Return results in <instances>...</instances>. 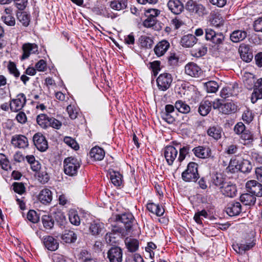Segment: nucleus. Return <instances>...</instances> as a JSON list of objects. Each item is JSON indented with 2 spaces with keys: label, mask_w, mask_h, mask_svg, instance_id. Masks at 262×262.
<instances>
[{
  "label": "nucleus",
  "mask_w": 262,
  "mask_h": 262,
  "mask_svg": "<svg viewBox=\"0 0 262 262\" xmlns=\"http://www.w3.org/2000/svg\"><path fill=\"white\" fill-rule=\"evenodd\" d=\"M63 164L64 173L70 176H74L77 174L80 166V161L77 158L70 157L64 159Z\"/></svg>",
  "instance_id": "nucleus-1"
},
{
  "label": "nucleus",
  "mask_w": 262,
  "mask_h": 262,
  "mask_svg": "<svg viewBox=\"0 0 262 262\" xmlns=\"http://www.w3.org/2000/svg\"><path fill=\"white\" fill-rule=\"evenodd\" d=\"M198 165L194 162L188 164L187 169L182 173V179L185 182H195L199 178L198 171Z\"/></svg>",
  "instance_id": "nucleus-2"
},
{
  "label": "nucleus",
  "mask_w": 262,
  "mask_h": 262,
  "mask_svg": "<svg viewBox=\"0 0 262 262\" xmlns=\"http://www.w3.org/2000/svg\"><path fill=\"white\" fill-rule=\"evenodd\" d=\"M171 74L167 73L161 74L157 79V86L159 90L165 91L168 90L172 83Z\"/></svg>",
  "instance_id": "nucleus-3"
},
{
  "label": "nucleus",
  "mask_w": 262,
  "mask_h": 262,
  "mask_svg": "<svg viewBox=\"0 0 262 262\" xmlns=\"http://www.w3.org/2000/svg\"><path fill=\"white\" fill-rule=\"evenodd\" d=\"M26 97L23 93L18 94L16 98L12 99L9 104L11 110L13 112H18L21 110L25 105Z\"/></svg>",
  "instance_id": "nucleus-4"
},
{
  "label": "nucleus",
  "mask_w": 262,
  "mask_h": 262,
  "mask_svg": "<svg viewBox=\"0 0 262 262\" xmlns=\"http://www.w3.org/2000/svg\"><path fill=\"white\" fill-rule=\"evenodd\" d=\"M247 192L252 194L255 197L262 196V185L255 180H250L246 183Z\"/></svg>",
  "instance_id": "nucleus-5"
},
{
  "label": "nucleus",
  "mask_w": 262,
  "mask_h": 262,
  "mask_svg": "<svg viewBox=\"0 0 262 262\" xmlns=\"http://www.w3.org/2000/svg\"><path fill=\"white\" fill-rule=\"evenodd\" d=\"M33 142L38 150L40 151H45L48 148L47 141L41 133L35 134L33 136Z\"/></svg>",
  "instance_id": "nucleus-6"
},
{
  "label": "nucleus",
  "mask_w": 262,
  "mask_h": 262,
  "mask_svg": "<svg viewBox=\"0 0 262 262\" xmlns=\"http://www.w3.org/2000/svg\"><path fill=\"white\" fill-rule=\"evenodd\" d=\"M178 154V149L173 146H167L164 148V157L169 165H172L173 164Z\"/></svg>",
  "instance_id": "nucleus-7"
},
{
  "label": "nucleus",
  "mask_w": 262,
  "mask_h": 262,
  "mask_svg": "<svg viewBox=\"0 0 262 262\" xmlns=\"http://www.w3.org/2000/svg\"><path fill=\"white\" fill-rule=\"evenodd\" d=\"M107 257L110 262H122V251L118 247H112L107 252Z\"/></svg>",
  "instance_id": "nucleus-8"
},
{
  "label": "nucleus",
  "mask_w": 262,
  "mask_h": 262,
  "mask_svg": "<svg viewBox=\"0 0 262 262\" xmlns=\"http://www.w3.org/2000/svg\"><path fill=\"white\" fill-rule=\"evenodd\" d=\"M38 46L35 43H26L23 45V54L21 57V60L28 58L31 54L38 53Z\"/></svg>",
  "instance_id": "nucleus-9"
},
{
  "label": "nucleus",
  "mask_w": 262,
  "mask_h": 262,
  "mask_svg": "<svg viewBox=\"0 0 262 262\" xmlns=\"http://www.w3.org/2000/svg\"><path fill=\"white\" fill-rule=\"evenodd\" d=\"M220 192L226 196L233 198L236 195L237 189L235 185L230 182H227L221 187Z\"/></svg>",
  "instance_id": "nucleus-10"
},
{
  "label": "nucleus",
  "mask_w": 262,
  "mask_h": 262,
  "mask_svg": "<svg viewBox=\"0 0 262 262\" xmlns=\"http://www.w3.org/2000/svg\"><path fill=\"white\" fill-rule=\"evenodd\" d=\"M242 205L238 202L231 201L227 206L226 211L231 216L238 215L242 212Z\"/></svg>",
  "instance_id": "nucleus-11"
},
{
  "label": "nucleus",
  "mask_w": 262,
  "mask_h": 262,
  "mask_svg": "<svg viewBox=\"0 0 262 262\" xmlns=\"http://www.w3.org/2000/svg\"><path fill=\"white\" fill-rule=\"evenodd\" d=\"M238 52L243 60L249 62L253 58V54L249 45L242 43L240 45Z\"/></svg>",
  "instance_id": "nucleus-12"
},
{
  "label": "nucleus",
  "mask_w": 262,
  "mask_h": 262,
  "mask_svg": "<svg viewBox=\"0 0 262 262\" xmlns=\"http://www.w3.org/2000/svg\"><path fill=\"white\" fill-rule=\"evenodd\" d=\"M259 99H262V78L256 80L251 98L253 103H255Z\"/></svg>",
  "instance_id": "nucleus-13"
},
{
  "label": "nucleus",
  "mask_w": 262,
  "mask_h": 262,
  "mask_svg": "<svg viewBox=\"0 0 262 262\" xmlns=\"http://www.w3.org/2000/svg\"><path fill=\"white\" fill-rule=\"evenodd\" d=\"M185 73L191 77H199L201 73V68L195 63L189 62L185 67Z\"/></svg>",
  "instance_id": "nucleus-14"
},
{
  "label": "nucleus",
  "mask_w": 262,
  "mask_h": 262,
  "mask_svg": "<svg viewBox=\"0 0 262 262\" xmlns=\"http://www.w3.org/2000/svg\"><path fill=\"white\" fill-rule=\"evenodd\" d=\"M238 92L237 85L234 84L224 88L220 92V95L221 97L226 99L230 96H236Z\"/></svg>",
  "instance_id": "nucleus-15"
},
{
  "label": "nucleus",
  "mask_w": 262,
  "mask_h": 262,
  "mask_svg": "<svg viewBox=\"0 0 262 262\" xmlns=\"http://www.w3.org/2000/svg\"><path fill=\"white\" fill-rule=\"evenodd\" d=\"M194 155L202 159L208 158L211 156V150L208 147L199 146L192 149Z\"/></svg>",
  "instance_id": "nucleus-16"
},
{
  "label": "nucleus",
  "mask_w": 262,
  "mask_h": 262,
  "mask_svg": "<svg viewBox=\"0 0 262 262\" xmlns=\"http://www.w3.org/2000/svg\"><path fill=\"white\" fill-rule=\"evenodd\" d=\"M169 10L174 14H179L183 10L184 6L180 0H169L167 3Z\"/></svg>",
  "instance_id": "nucleus-17"
},
{
  "label": "nucleus",
  "mask_w": 262,
  "mask_h": 262,
  "mask_svg": "<svg viewBox=\"0 0 262 262\" xmlns=\"http://www.w3.org/2000/svg\"><path fill=\"white\" fill-rule=\"evenodd\" d=\"M116 220L117 221H120L123 223L126 229L129 230L132 227L134 216L131 213H124L121 215H117Z\"/></svg>",
  "instance_id": "nucleus-18"
},
{
  "label": "nucleus",
  "mask_w": 262,
  "mask_h": 262,
  "mask_svg": "<svg viewBox=\"0 0 262 262\" xmlns=\"http://www.w3.org/2000/svg\"><path fill=\"white\" fill-rule=\"evenodd\" d=\"M11 143L16 147L25 148L28 145L27 138L23 135H16L12 137Z\"/></svg>",
  "instance_id": "nucleus-19"
},
{
  "label": "nucleus",
  "mask_w": 262,
  "mask_h": 262,
  "mask_svg": "<svg viewBox=\"0 0 262 262\" xmlns=\"http://www.w3.org/2000/svg\"><path fill=\"white\" fill-rule=\"evenodd\" d=\"M89 231L93 235L97 236L104 233V225L99 222L92 223L89 227Z\"/></svg>",
  "instance_id": "nucleus-20"
},
{
  "label": "nucleus",
  "mask_w": 262,
  "mask_h": 262,
  "mask_svg": "<svg viewBox=\"0 0 262 262\" xmlns=\"http://www.w3.org/2000/svg\"><path fill=\"white\" fill-rule=\"evenodd\" d=\"M169 47V43L166 40H163L158 42L155 47V53L157 56L160 57L166 52Z\"/></svg>",
  "instance_id": "nucleus-21"
},
{
  "label": "nucleus",
  "mask_w": 262,
  "mask_h": 262,
  "mask_svg": "<svg viewBox=\"0 0 262 262\" xmlns=\"http://www.w3.org/2000/svg\"><path fill=\"white\" fill-rule=\"evenodd\" d=\"M243 79L244 85L248 89H254L256 81L254 75L250 73L246 72L243 75Z\"/></svg>",
  "instance_id": "nucleus-22"
},
{
  "label": "nucleus",
  "mask_w": 262,
  "mask_h": 262,
  "mask_svg": "<svg viewBox=\"0 0 262 262\" xmlns=\"http://www.w3.org/2000/svg\"><path fill=\"white\" fill-rule=\"evenodd\" d=\"M38 199L43 204H49L52 200V193L49 189H43L39 192Z\"/></svg>",
  "instance_id": "nucleus-23"
},
{
  "label": "nucleus",
  "mask_w": 262,
  "mask_h": 262,
  "mask_svg": "<svg viewBox=\"0 0 262 262\" xmlns=\"http://www.w3.org/2000/svg\"><path fill=\"white\" fill-rule=\"evenodd\" d=\"M43 244L46 248L50 251H55L58 248V243L52 236H46L43 238Z\"/></svg>",
  "instance_id": "nucleus-24"
},
{
  "label": "nucleus",
  "mask_w": 262,
  "mask_h": 262,
  "mask_svg": "<svg viewBox=\"0 0 262 262\" xmlns=\"http://www.w3.org/2000/svg\"><path fill=\"white\" fill-rule=\"evenodd\" d=\"M197 41L198 39L195 35L189 34L182 37L181 44L184 47L190 48L196 44Z\"/></svg>",
  "instance_id": "nucleus-25"
},
{
  "label": "nucleus",
  "mask_w": 262,
  "mask_h": 262,
  "mask_svg": "<svg viewBox=\"0 0 262 262\" xmlns=\"http://www.w3.org/2000/svg\"><path fill=\"white\" fill-rule=\"evenodd\" d=\"M90 155L94 160L101 161L104 158L105 152L102 148L95 146L91 149Z\"/></svg>",
  "instance_id": "nucleus-26"
},
{
  "label": "nucleus",
  "mask_w": 262,
  "mask_h": 262,
  "mask_svg": "<svg viewBox=\"0 0 262 262\" xmlns=\"http://www.w3.org/2000/svg\"><path fill=\"white\" fill-rule=\"evenodd\" d=\"M240 201L245 205L252 206L255 203L256 197L252 194L248 192L241 195Z\"/></svg>",
  "instance_id": "nucleus-27"
},
{
  "label": "nucleus",
  "mask_w": 262,
  "mask_h": 262,
  "mask_svg": "<svg viewBox=\"0 0 262 262\" xmlns=\"http://www.w3.org/2000/svg\"><path fill=\"white\" fill-rule=\"evenodd\" d=\"M247 37V32L243 30L234 31L230 35V39L233 42H238Z\"/></svg>",
  "instance_id": "nucleus-28"
},
{
  "label": "nucleus",
  "mask_w": 262,
  "mask_h": 262,
  "mask_svg": "<svg viewBox=\"0 0 262 262\" xmlns=\"http://www.w3.org/2000/svg\"><path fill=\"white\" fill-rule=\"evenodd\" d=\"M61 238L67 243H74L77 239V234L73 230H65L61 235Z\"/></svg>",
  "instance_id": "nucleus-29"
},
{
  "label": "nucleus",
  "mask_w": 262,
  "mask_h": 262,
  "mask_svg": "<svg viewBox=\"0 0 262 262\" xmlns=\"http://www.w3.org/2000/svg\"><path fill=\"white\" fill-rule=\"evenodd\" d=\"M212 103L208 100L202 101L199 107V113L201 115L205 116L211 111Z\"/></svg>",
  "instance_id": "nucleus-30"
},
{
  "label": "nucleus",
  "mask_w": 262,
  "mask_h": 262,
  "mask_svg": "<svg viewBox=\"0 0 262 262\" xmlns=\"http://www.w3.org/2000/svg\"><path fill=\"white\" fill-rule=\"evenodd\" d=\"M126 0H114L110 2L111 8L115 10L120 11L127 7Z\"/></svg>",
  "instance_id": "nucleus-31"
},
{
  "label": "nucleus",
  "mask_w": 262,
  "mask_h": 262,
  "mask_svg": "<svg viewBox=\"0 0 262 262\" xmlns=\"http://www.w3.org/2000/svg\"><path fill=\"white\" fill-rule=\"evenodd\" d=\"M236 110V105L232 102H226L221 106L220 112L225 114H229Z\"/></svg>",
  "instance_id": "nucleus-32"
},
{
  "label": "nucleus",
  "mask_w": 262,
  "mask_h": 262,
  "mask_svg": "<svg viewBox=\"0 0 262 262\" xmlns=\"http://www.w3.org/2000/svg\"><path fill=\"white\" fill-rule=\"evenodd\" d=\"M120 229L113 230L112 232L106 234L105 239L107 243L112 245L116 243V235H119L120 233Z\"/></svg>",
  "instance_id": "nucleus-33"
},
{
  "label": "nucleus",
  "mask_w": 262,
  "mask_h": 262,
  "mask_svg": "<svg viewBox=\"0 0 262 262\" xmlns=\"http://www.w3.org/2000/svg\"><path fill=\"white\" fill-rule=\"evenodd\" d=\"M69 219L71 223L75 226H79L80 224V219L78 212L74 210L69 211Z\"/></svg>",
  "instance_id": "nucleus-34"
},
{
  "label": "nucleus",
  "mask_w": 262,
  "mask_h": 262,
  "mask_svg": "<svg viewBox=\"0 0 262 262\" xmlns=\"http://www.w3.org/2000/svg\"><path fill=\"white\" fill-rule=\"evenodd\" d=\"M251 162L247 160H243L238 165V169L243 173H248L252 169Z\"/></svg>",
  "instance_id": "nucleus-35"
},
{
  "label": "nucleus",
  "mask_w": 262,
  "mask_h": 262,
  "mask_svg": "<svg viewBox=\"0 0 262 262\" xmlns=\"http://www.w3.org/2000/svg\"><path fill=\"white\" fill-rule=\"evenodd\" d=\"M175 107L179 112L183 114H187L190 110L189 106L181 100L176 101Z\"/></svg>",
  "instance_id": "nucleus-36"
},
{
  "label": "nucleus",
  "mask_w": 262,
  "mask_h": 262,
  "mask_svg": "<svg viewBox=\"0 0 262 262\" xmlns=\"http://www.w3.org/2000/svg\"><path fill=\"white\" fill-rule=\"evenodd\" d=\"M211 182L213 185L219 187L220 190L221 187L223 186L224 184L227 182L225 181L224 179L221 174H216L212 177Z\"/></svg>",
  "instance_id": "nucleus-37"
},
{
  "label": "nucleus",
  "mask_w": 262,
  "mask_h": 262,
  "mask_svg": "<svg viewBox=\"0 0 262 262\" xmlns=\"http://www.w3.org/2000/svg\"><path fill=\"white\" fill-rule=\"evenodd\" d=\"M255 243L253 241L244 244H240L239 245H237L235 246L234 250L236 252L242 253L243 252H245L246 251L249 250L251 248H252L254 245Z\"/></svg>",
  "instance_id": "nucleus-38"
},
{
  "label": "nucleus",
  "mask_w": 262,
  "mask_h": 262,
  "mask_svg": "<svg viewBox=\"0 0 262 262\" xmlns=\"http://www.w3.org/2000/svg\"><path fill=\"white\" fill-rule=\"evenodd\" d=\"M49 119L46 114H41L37 116L36 121L41 127L46 128L48 126Z\"/></svg>",
  "instance_id": "nucleus-39"
},
{
  "label": "nucleus",
  "mask_w": 262,
  "mask_h": 262,
  "mask_svg": "<svg viewBox=\"0 0 262 262\" xmlns=\"http://www.w3.org/2000/svg\"><path fill=\"white\" fill-rule=\"evenodd\" d=\"M242 143L244 145L249 144L253 142V136L249 130H246L241 136Z\"/></svg>",
  "instance_id": "nucleus-40"
},
{
  "label": "nucleus",
  "mask_w": 262,
  "mask_h": 262,
  "mask_svg": "<svg viewBox=\"0 0 262 262\" xmlns=\"http://www.w3.org/2000/svg\"><path fill=\"white\" fill-rule=\"evenodd\" d=\"M208 135L213 138L215 140H218L221 138L222 132L219 128L213 126L210 127L207 130Z\"/></svg>",
  "instance_id": "nucleus-41"
},
{
  "label": "nucleus",
  "mask_w": 262,
  "mask_h": 262,
  "mask_svg": "<svg viewBox=\"0 0 262 262\" xmlns=\"http://www.w3.org/2000/svg\"><path fill=\"white\" fill-rule=\"evenodd\" d=\"M110 179L115 186H120L122 183L121 176L119 172L115 171L110 172Z\"/></svg>",
  "instance_id": "nucleus-42"
},
{
  "label": "nucleus",
  "mask_w": 262,
  "mask_h": 262,
  "mask_svg": "<svg viewBox=\"0 0 262 262\" xmlns=\"http://www.w3.org/2000/svg\"><path fill=\"white\" fill-rule=\"evenodd\" d=\"M125 244L130 252H135L138 248V242L134 239H127L125 241Z\"/></svg>",
  "instance_id": "nucleus-43"
},
{
  "label": "nucleus",
  "mask_w": 262,
  "mask_h": 262,
  "mask_svg": "<svg viewBox=\"0 0 262 262\" xmlns=\"http://www.w3.org/2000/svg\"><path fill=\"white\" fill-rule=\"evenodd\" d=\"M224 20L220 14H215L210 20L211 25L215 27H220L223 26Z\"/></svg>",
  "instance_id": "nucleus-44"
},
{
  "label": "nucleus",
  "mask_w": 262,
  "mask_h": 262,
  "mask_svg": "<svg viewBox=\"0 0 262 262\" xmlns=\"http://www.w3.org/2000/svg\"><path fill=\"white\" fill-rule=\"evenodd\" d=\"M42 222L43 225V227L46 229H51L54 224V222L52 217L48 215H44L42 217Z\"/></svg>",
  "instance_id": "nucleus-45"
},
{
  "label": "nucleus",
  "mask_w": 262,
  "mask_h": 262,
  "mask_svg": "<svg viewBox=\"0 0 262 262\" xmlns=\"http://www.w3.org/2000/svg\"><path fill=\"white\" fill-rule=\"evenodd\" d=\"M205 87L208 93H215L219 88L217 82L214 81H210L205 83Z\"/></svg>",
  "instance_id": "nucleus-46"
},
{
  "label": "nucleus",
  "mask_w": 262,
  "mask_h": 262,
  "mask_svg": "<svg viewBox=\"0 0 262 262\" xmlns=\"http://www.w3.org/2000/svg\"><path fill=\"white\" fill-rule=\"evenodd\" d=\"M208 216V213L205 210H202L196 212L194 215L193 219L195 222L199 224H202L203 217L206 218Z\"/></svg>",
  "instance_id": "nucleus-47"
},
{
  "label": "nucleus",
  "mask_w": 262,
  "mask_h": 262,
  "mask_svg": "<svg viewBox=\"0 0 262 262\" xmlns=\"http://www.w3.org/2000/svg\"><path fill=\"white\" fill-rule=\"evenodd\" d=\"M140 39L142 47L146 48H151L153 44V40L150 37L146 36H142L140 37Z\"/></svg>",
  "instance_id": "nucleus-48"
},
{
  "label": "nucleus",
  "mask_w": 262,
  "mask_h": 262,
  "mask_svg": "<svg viewBox=\"0 0 262 262\" xmlns=\"http://www.w3.org/2000/svg\"><path fill=\"white\" fill-rule=\"evenodd\" d=\"M225 39V36L222 33H215V35L213 36L212 39L210 41L215 45H221L223 43Z\"/></svg>",
  "instance_id": "nucleus-49"
},
{
  "label": "nucleus",
  "mask_w": 262,
  "mask_h": 262,
  "mask_svg": "<svg viewBox=\"0 0 262 262\" xmlns=\"http://www.w3.org/2000/svg\"><path fill=\"white\" fill-rule=\"evenodd\" d=\"M64 142L72 148L77 150L79 146L76 141L70 137H65L63 139Z\"/></svg>",
  "instance_id": "nucleus-50"
},
{
  "label": "nucleus",
  "mask_w": 262,
  "mask_h": 262,
  "mask_svg": "<svg viewBox=\"0 0 262 262\" xmlns=\"http://www.w3.org/2000/svg\"><path fill=\"white\" fill-rule=\"evenodd\" d=\"M189 151V146H184L182 148H181L179 149V156L178 158L177 161L181 162L183 161L186 156L188 154Z\"/></svg>",
  "instance_id": "nucleus-51"
},
{
  "label": "nucleus",
  "mask_w": 262,
  "mask_h": 262,
  "mask_svg": "<svg viewBox=\"0 0 262 262\" xmlns=\"http://www.w3.org/2000/svg\"><path fill=\"white\" fill-rule=\"evenodd\" d=\"M0 165L4 170H8L10 168L8 160L6 158L5 155L3 154H0Z\"/></svg>",
  "instance_id": "nucleus-52"
},
{
  "label": "nucleus",
  "mask_w": 262,
  "mask_h": 262,
  "mask_svg": "<svg viewBox=\"0 0 262 262\" xmlns=\"http://www.w3.org/2000/svg\"><path fill=\"white\" fill-rule=\"evenodd\" d=\"M18 19L24 26H28L29 25L30 17L26 12H21L18 15Z\"/></svg>",
  "instance_id": "nucleus-53"
},
{
  "label": "nucleus",
  "mask_w": 262,
  "mask_h": 262,
  "mask_svg": "<svg viewBox=\"0 0 262 262\" xmlns=\"http://www.w3.org/2000/svg\"><path fill=\"white\" fill-rule=\"evenodd\" d=\"M8 69L10 73L13 74L15 77L19 76V72L16 68V64L13 62H9L8 65Z\"/></svg>",
  "instance_id": "nucleus-54"
},
{
  "label": "nucleus",
  "mask_w": 262,
  "mask_h": 262,
  "mask_svg": "<svg viewBox=\"0 0 262 262\" xmlns=\"http://www.w3.org/2000/svg\"><path fill=\"white\" fill-rule=\"evenodd\" d=\"M176 115L169 114L165 112H162L161 117L163 120L168 123H172L176 119Z\"/></svg>",
  "instance_id": "nucleus-55"
},
{
  "label": "nucleus",
  "mask_w": 262,
  "mask_h": 262,
  "mask_svg": "<svg viewBox=\"0 0 262 262\" xmlns=\"http://www.w3.org/2000/svg\"><path fill=\"white\" fill-rule=\"evenodd\" d=\"M67 111L69 115V117L72 119H75L77 117L78 111L72 105H69L67 107Z\"/></svg>",
  "instance_id": "nucleus-56"
},
{
  "label": "nucleus",
  "mask_w": 262,
  "mask_h": 262,
  "mask_svg": "<svg viewBox=\"0 0 262 262\" xmlns=\"http://www.w3.org/2000/svg\"><path fill=\"white\" fill-rule=\"evenodd\" d=\"M49 178V176L46 170H41L38 173V179L41 183L48 182Z\"/></svg>",
  "instance_id": "nucleus-57"
},
{
  "label": "nucleus",
  "mask_w": 262,
  "mask_h": 262,
  "mask_svg": "<svg viewBox=\"0 0 262 262\" xmlns=\"http://www.w3.org/2000/svg\"><path fill=\"white\" fill-rule=\"evenodd\" d=\"M27 219L30 222L36 223L39 221V216L34 210H30L27 213Z\"/></svg>",
  "instance_id": "nucleus-58"
},
{
  "label": "nucleus",
  "mask_w": 262,
  "mask_h": 262,
  "mask_svg": "<svg viewBox=\"0 0 262 262\" xmlns=\"http://www.w3.org/2000/svg\"><path fill=\"white\" fill-rule=\"evenodd\" d=\"M14 191L20 194H23L25 190V187L21 183L15 182L13 184Z\"/></svg>",
  "instance_id": "nucleus-59"
},
{
  "label": "nucleus",
  "mask_w": 262,
  "mask_h": 262,
  "mask_svg": "<svg viewBox=\"0 0 262 262\" xmlns=\"http://www.w3.org/2000/svg\"><path fill=\"white\" fill-rule=\"evenodd\" d=\"M242 118L244 121L249 123L252 121L253 116L250 110H246L243 114Z\"/></svg>",
  "instance_id": "nucleus-60"
},
{
  "label": "nucleus",
  "mask_w": 262,
  "mask_h": 262,
  "mask_svg": "<svg viewBox=\"0 0 262 262\" xmlns=\"http://www.w3.org/2000/svg\"><path fill=\"white\" fill-rule=\"evenodd\" d=\"M207 51L206 48L201 47L198 50H193L191 51V54L193 56L200 57L204 55Z\"/></svg>",
  "instance_id": "nucleus-61"
},
{
  "label": "nucleus",
  "mask_w": 262,
  "mask_h": 262,
  "mask_svg": "<svg viewBox=\"0 0 262 262\" xmlns=\"http://www.w3.org/2000/svg\"><path fill=\"white\" fill-rule=\"evenodd\" d=\"M246 130L245 126L242 122L237 123L234 128L235 133L237 135H242Z\"/></svg>",
  "instance_id": "nucleus-62"
},
{
  "label": "nucleus",
  "mask_w": 262,
  "mask_h": 262,
  "mask_svg": "<svg viewBox=\"0 0 262 262\" xmlns=\"http://www.w3.org/2000/svg\"><path fill=\"white\" fill-rule=\"evenodd\" d=\"M193 12L200 16H202L206 13V10L202 5L197 3Z\"/></svg>",
  "instance_id": "nucleus-63"
},
{
  "label": "nucleus",
  "mask_w": 262,
  "mask_h": 262,
  "mask_svg": "<svg viewBox=\"0 0 262 262\" xmlns=\"http://www.w3.org/2000/svg\"><path fill=\"white\" fill-rule=\"evenodd\" d=\"M54 262H72L71 259L67 258L64 256L60 254H54L53 257Z\"/></svg>",
  "instance_id": "nucleus-64"
}]
</instances>
